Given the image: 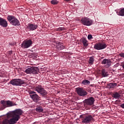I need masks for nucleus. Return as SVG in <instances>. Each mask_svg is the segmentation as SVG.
Masks as SVG:
<instances>
[{
    "mask_svg": "<svg viewBox=\"0 0 124 124\" xmlns=\"http://www.w3.org/2000/svg\"><path fill=\"white\" fill-rule=\"evenodd\" d=\"M65 46H63V44L61 43V42L58 43V50H63L64 49Z\"/></svg>",
    "mask_w": 124,
    "mask_h": 124,
    "instance_id": "obj_23",
    "label": "nucleus"
},
{
    "mask_svg": "<svg viewBox=\"0 0 124 124\" xmlns=\"http://www.w3.org/2000/svg\"><path fill=\"white\" fill-rule=\"evenodd\" d=\"M81 23L84 26H92L93 25V20L88 18L84 17L80 20Z\"/></svg>",
    "mask_w": 124,
    "mask_h": 124,
    "instance_id": "obj_11",
    "label": "nucleus"
},
{
    "mask_svg": "<svg viewBox=\"0 0 124 124\" xmlns=\"http://www.w3.org/2000/svg\"><path fill=\"white\" fill-rule=\"evenodd\" d=\"M37 28H38V26L37 25H35L34 23H29L27 27V30L30 31H35Z\"/></svg>",
    "mask_w": 124,
    "mask_h": 124,
    "instance_id": "obj_14",
    "label": "nucleus"
},
{
    "mask_svg": "<svg viewBox=\"0 0 124 124\" xmlns=\"http://www.w3.org/2000/svg\"><path fill=\"white\" fill-rule=\"evenodd\" d=\"M51 4H53V5H56V4H58L59 3V1L57 0H52L51 1Z\"/></svg>",
    "mask_w": 124,
    "mask_h": 124,
    "instance_id": "obj_26",
    "label": "nucleus"
},
{
    "mask_svg": "<svg viewBox=\"0 0 124 124\" xmlns=\"http://www.w3.org/2000/svg\"><path fill=\"white\" fill-rule=\"evenodd\" d=\"M116 13L117 15H119V16H124V8L118 10L117 12Z\"/></svg>",
    "mask_w": 124,
    "mask_h": 124,
    "instance_id": "obj_18",
    "label": "nucleus"
},
{
    "mask_svg": "<svg viewBox=\"0 0 124 124\" xmlns=\"http://www.w3.org/2000/svg\"><path fill=\"white\" fill-rule=\"evenodd\" d=\"M65 0L66 1H70V0Z\"/></svg>",
    "mask_w": 124,
    "mask_h": 124,
    "instance_id": "obj_35",
    "label": "nucleus"
},
{
    "mask_svg": "<svg viewBox=\"0 0 124 124\" xmlns=\"http://www.w3.org/2000/svg\"><path fill=\"white\" fill-rule=\"evenodd\" d=\"M29 93L31 98L34 102H35V103H39L38 101L40 100L41 97L39 96L38 94H36V92L33 91H30Z\"/></svg>",
    "mask_w": 124,
    "mask_h": 124,
    "instance_id": "obj_3",
    "label": "nucleus"
},
{
    "mask_svg": "<svg viewBox=\"0 0 124 124\" xmlns=\"http://www.w3.org/2000/svg\"><path fill=\"white\" fill-rule=\"evenodd\" d=\"M88 38L89 40H92V39H93V35H92V34H89L88 35Z\"/></svg>",
    "mask_w": 124,
    "mask_h": 124,
    "instance_id": "obj_27",
    "label": "nucleus"
},
{
    "mask_svg": "<svg viewBox=\"0 0 124 124\" xmlns=\"http://www.w3.org/2000/svg\"><path fill=\"white\" fill-rule=\"evenodd\" d=\"M34 91L37 92L38 93H40L43 97H45L47 94H48V92L42 87L41 85H37L34 87Z\"/></svg>",
    "mask_w": 124,
    "mask_h": 124,
    "instance_id": "obj_2",
    "label": "nucleus"
},
{
    "mask_svg": "<svg viewBox=\"0 0 124 124\" xmlns=\"http://www.w3.org/2000/svg\"><path fill=\"white\" fill-rule=\"evenodd\" d=\"M76 92L78 95L79 96H86L88 94V93L87 91L81 88H77L76 89Z\"/></svg>",
    "mask_w": 124,
    "mask_h": 124,
    "instance_id": "obj_12",
    "label": "nucleus"
},
{
    "mask_svg": "<svg viewBox=\"0 0 124 124\" xmlns=\"http://www.w3.org/2000/svg\"><path fill=\"white\" fill-rule=\"evenodd\" d=\"M115 87H117V83H109L108 84V89H114Z\"/></svg>",
    "mask_w": 124,
    "mask_h": 124,
    "instance_id": "obj_19",
    "label": "nucleus"
},
{
    "mask_svg": "<svg viewBox=\"0 0 124 124\" xmlns=\"http://www.w3.org/2000/svg\"><path fill=\"white\" fill-rule=\"evenodd\" d=\"M82 43H83V46L84 47H87L89 46V44L88 43V41L86 40L85 38H82L81 39Z\"/></svg>",
    "mask_w": 124,
    "mask_h": 124,
    "instance_id": "obj_22",
    "label": "nucleus"
},
{
    "mask_svg": "<svg viewBox=\"0 0 124 124\" xmlns=\"http://www.w3.org/2000/svg\"><path fill=\"white\" fill-rule=\"evenodd\" d=\"M101 75L102 77H108L109 76L108 71L105 69H102L101 70Z\"/></svg>",
    "mask_w": 124,
    "mask_h": 124,
    "instance_id": "obj_17",
    "label": "nucleus"
},
{
    "mask_svg": "<svg viewBox=\"0 0 124 124\" xmlns=\"http://www.w3.org/2000/svg\"><path fill=\"white\" fill-rule=\"evenodd\" d=\"M9 45H10V46H14V44L10 43V44H9Z\"/></svg>",
    "mask_w": 124,
    "mask_h": 124,
    "instance_id": "obj_33",
    "label": "nucleus"
},
{
    "mask_svg": "<svg viewBox=\"0 0 124 124\" xmlns=\"http://www.w3.org/2000/svg\"><path fill=\"white\" fill-rule=\"evenodd\" d=\"M110 1H112L113 2H115L116 1V0H110Z\"/></svg>",
    "mask_w": 124,
    "mask_h": 124,
    "instance_id": "obj_34",
    "label": "nucleus"
},
{
    "mask_svg": "<svg viewBox=\"0 0 124 124\" xmlns=\"http://www.w3.org/2000/svg\"><path fill=\"white\" fill-rule=\"evenodd\" d=\"M0 26H1L3 28H7V26H8V24L7 23V21L3 18H0Z\"/></svg>",
    "mask_w": 124,
    "mask_h": 124,
    "instance_id": "obj_15",
    "label": "nucleus"
},
{
    "mask_svg": "<svg viewBox=\"0 0 124 124\" xmlns=\"http://www.w3.org/2000/svg\"><path fill=\"white\" fill-rule=\"evenodd\" d=\"M0 103L2 104V109H5L7 107H11V106L15 105L14 103L10 101L1 100Z\"/></svg>",
    "mask_w": 124,
    "mask_h": 124,
    "instance_id": "obj_8",
    "label": "nucleus"
},
{
    "mask_svg": "<svg viewBox=\"0 0 124 124\" xmlns=\"http://www.w3.org/2000/svg\"><path fill=\"white\" fill-rule=\"evenodd\" d=\"M107 47V45L104 42L96 43L94 46L95 50H103Z\"/></svg>",
    "mask_w": 124,
    "mask_h": 124,
    "instance_id": "obj_10",
    "label": "nucleus"
},
{
    "mask_svg": "<svg viewBox=\"0 0 124 124\" xmlns=\"http://www.w3.org/2000/svg\"><path fill=\"white\" fill-rule=\"evenodd\" d=\"M35 111H36V112H38V113H43V111H44V109H43V108L41 107H37L36 108H35Z\"/></svg>",
    "mask_w": 124,
    "mask_h": 124,
    "instance_id": "obj_21",
    "label": "nucleus"
},
{
    "mask_svg": "<svg viewBox=\"0 0 124 124\" xmlns=\"http://www.w3.org/2000/svg\"><path fill=\"white\" fill-rule=\"evenodd\" d=\"M112 97H113L114 98L119 99V98L121 97V94L119 93L118 92H115L112 93Z\"/></svg>",
    "mask_w": 124,
    "mask_h": 124,
    "instance_id": "obj_20",
    "label": "nucleus"
},
{
    "mask_svg": "<svg viewBox=\"0 0 124 124\" xmlns=\"http://www.w3.org/2000/svg\"><path fill=\"white\" fill-rule=\"evenodd\" d=\"M88 62H89V64H91V65L93 64V63L94 62V58L93 56H92V57H90Z\"/></svg>",
    "mask_w": 124,
    "mask_h": 124,
    "instance_id": "obj_24",
    "label": "nucleus"
},
{
    "mask_svg": "<svg viewBox=\"0 0 124 124\" xmlns=\"http://www.w3.org/2000/svg\"><path fill=\"white\" fill-rule=\"evenodd\" d=\"M4 108H2V104L0 105V110H3Z\"/></svg>",
    "mask_w": 124,
    "mask_h": 124,
    "instance_id": "obj_31",
    "label": "nucleus"
},
{
    "mask_svg": "<svg viewBox=\"0 0 124 124\" xmlns=\"http://www.w3.org/2000/svg\"><path fill=\"white\" fill-rule=\"evenodd\" d=\"M120 107H121V108L124 109V103L121 105Z\"/></svg>",
    "mask_w": 124,
    "mask_h": 124,
    "instance_id": "obj_32",
    "label": "nucleus"
},
{
    "mask_svg": "<svg viewBox=\"0 0 124 124\" xmlns=\"http://www.w3.org/2000/svg\"><path fill=\"white\" fill-rule=\"evenodd\" d=\"M80 118H82V123L83 124H90L94 120L91 115H87L85 117H83V115H80Z\"/></svg>",
    "mask_w": 124,
    "mask_h": 124,
    "instance_id": "obj_6",
    "label": "nucleus"
},
{
    "mask_svg": "<svg viewBox=\"0 0 124 124\" xmlns=\"http://www.w3.org/2000/svg\"><path fill=\"white\" fill-rule=\"evenodd\" d=\"M10 84L13 86H16V87H21L22 85L25 84V81L20 78H15L12 79L10 81Z\"/></svg>",
    "mask_w": 124,
    "mask_h": 124,
    "instance_id": "obj_5",
    "label": "nucleus"
},
{
    "mask_svg": "<svg viewBox=\"0 0 124 124\" xmlns=\"http://www.w3.org/2000/svg\"><path fill=\"white\" fill-rule=\"evenodd\" d=\"M94 101H95V100L94 99V98L93 97H90L87 99H86L83 102L86 105H88L89 106H92V105H93L94 104Z\"/></svg>",
    "mask_w": 124,
    "mask_h": 124,
    "instance_id": "obj_13",
    "label": "nucleus"
},
{
    "mask_svg": "<svg viewBox=\"0 0 124 124\" xmlns=\"http://www.w3.org/2000/svg\"><path fill=\"white\" fill-rule=\"evenodd\" d=\"M23 114V111L20 109H16L11 112L7 114V117L8 119H4L0 122V124H15L21 118V115Z\"/></svg>",
    "mask_w": 124,
    "mask_h": 124,
    "instance_id": "obj_1",
    "label": "nucleus"
},
{
    "mask_svg": "<svg viewBox=\"0 0 124 124\" xmlns=\"http://www.w3.org/2000/svg\"><path fill=\"white\" fill-rule=\"evenodd\" d=\"M39 69L36 67H31L25 70V73L27 74H37Z\"/></svg>",
    "mask_w": 124,
    "mask_h": 124,
    "instance_id": "obj_9",
    "label": "nucleus"
},
{
    "mask_svg": "<svg viewBox=\"0 0 124 124\" xmlns=\"http://www.w3.org/2000/svg\"><path fill=\"white\" fill-rule=\"evenodd\" d=\"M13 53V51L12 50H10L9 52H8V55H12Z\"/></svg>",
    "mask_w": 124,
    "mask_h": 124,
    "instance_id": "obj_29",
    "label": "nucleus"
},
{
    "mask_svg": "<svg viewBox=\"0 0 124 124\" xmlns=\"http://www.w3.org/2000/svg\"><path fill=\"white\" fill-rule=\"evenodd\" d=\"M102 64H106L108 67L111 66L112 62L110 61V59H105L102 62Z\"/></svg>",
    "mask_w": 124,
    "mask_h": 124,
    "instance_id": "obj_16",
    "label": "nucleus"
},
{
    "mask_svg": "<svg viewBox=\"0 0 124 124\" xmlns=\"http://www.w3.org/2000/svg\"><path fill=\"white\" fill-rule=\"evenodd\" d=\"M81 84L82 85H90V84H91V81H89L87 79H84V80H82Z\"/></svg>",
    "mask_w": 124,
    "mask_h": 124,
    "instance_id": "obj_25",
    "label": "nucleus"
},
{
    "mask_svg": "<svg viewBox=\"0 0 124 124\" xmlns=\"http://www.w3.org/2000/svg\"><path fill=\"white\" fill-rule=\"evenodd\" d=\"M119 56L121 57V58H124V52L120 53Z\"/></svg>",
    "mask_w": 124,
    "mask_h": 124,
    "instance_id": "obj_28",
    "label": "nucleus"
},
{
    "mask_svg": "<svg viewBox=\"0 0 124 124\" xmlns=\"http://www.w3.org/2000/svg\"><path fill=\"white\" fill-rule=\"evenodd\" d=\"M7 19L13 26H20V22L17 19V18L13 16H8L7 17Z\"/></svg>",
    "mask_w": 124,
    "mask_h": 124,
    "instance_id": "obj_4",
    "label": "nucleus"
},
{
    "mask_svg": "<svg viewBox=\"0 0 124 124\" xmlns=\"http://www.w3.org/2000/svg\"><path fill=\"white\" fill-rule=\"evenodd\" d=\"M63 30H64V28H62V27H61V28H58V31H63Z\"/></svg>",
    "mask_w": 124,
    "mask_h": 124,
    "instance_id": "obj_30",
    "label": "nucleus"
},
{
    "mask_svg": "<svg viewBox=\"0 0 124 124\" xmlns=\"http://www.w3.org/2000/svg\"><path fill=\"white\" fill-rule=\"evenodd\" d=\"M10 0V1H12V0Z\"/></svg>",
    "mask_w": 124,
    "mask_h": 124,
    "instance_id": "obj_36",
    "label": "nucleus"
},
{
    "mask_svg": "<svg viewBox=\"0 0 124 124\" xmlns=\"http://www.w3.org/2000/svg\"><path fill=\"white\" fill-rule=\"evenodd\" d=\"M32 45V41L31 40H25L21 45V48L23 49H28Z\"/></svg>",
    "mask_w": 124,
    "mask_h": 124,
    "instance_id": "obj_7",
    "label": "nucleus"
}]
</instances>
